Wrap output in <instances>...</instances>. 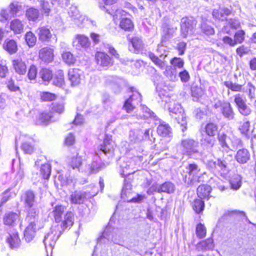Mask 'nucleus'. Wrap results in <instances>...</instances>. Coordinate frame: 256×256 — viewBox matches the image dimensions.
<instances>
[{
  "label": "nucleus",
  "instance_id": "nucleus-1",
  "mask_svg": "<svg viewBox=\"0 0 256 256\" xmlns=\"http://www.w3.org/2000/svg\"><path fill=\"white\" fill-rule=\"evenodd\" d=\"M24 207L27 212L26 216L30 218L32 216H39V210L37 206L36 196L32 191L26 192L21 197Z\"/></svg>",
  "mask_w": 256,
  "mask_h": 256
},
{
  "label": "nucleus",
  "instance_id": "nucleus-2",
  "mask_svg": "<svg viewBox=\"0 0 256 256\" xmlns=\"http://www.w3.org/2000/svg\"><path fill=\"white\" fill-rule=\"evenodd\" d=\"M200 171L199 166L195 163L188 164L182 174L184 183L188 186H196L200 182L198 174Z\"/></svg>",
  "mask_w": 256,
  "mask_h": 256
},
{
  "label": "nucleus",
  "instance_id": "nucleus-3",
  "mask_svg": "<svg viewBox=\"0 0 256 256\" xmlns=\"http://www.w3.org/2000/svg\"><path fill=\"white\" fill-rule=\"evenodd\" d=\"M206 168L214 173L224 176L228 172V162L224 157L222 159L218 158L216 160H208L205 162Z\"/></svg>",
  "mask_w": 256,
  "mask_h": 256
},
{
  "label": "nucleus",
  "instance_id": "nucleus-4",
  "mask_svg": "<svg viewBox=\"0 0 256 256\" xmlns=\"http://www.w3.org/2000/svg\"><path fill=\"white\" fill-rule=\"evenodd\" d=\"M60 226L58 224L52 226L50 231L45 236L43 242L45 248L48 251V249L52 250L54 246L56 241L62 234V230H60Z\"/></svg>",
  "mask_w": 256,
  "mask_h": 256
},
{
  "label": "nucleus",
  "instance_id": "nucleus-5",
  "mask_svg": "<svg viewBox=\"0 0 256 256\" xmlns=\"http://www.w3.org/2000/svg\"><path fill=\"white\" fill-rule=\"evenodd\" d=\"M169 111L171 116L180 124L182 131L184 132L187 129L186 118L181 105L177 104L173 108H170Z\"/></svg>",
  "mask_w": 256,
  "mask_h": 256
},
{
  "label": "nucleus",
  "instance_id": "nucleus-6",
  "mask_svg": "<svg viewBox=\"0 0 256 256\" xmlns=\"http://www.w3.org/2000/svg\"><path fill=\"white\" fill-rule=\"evenodd\" d=\"M97 194V192L88 190H75L70 196V201L72 204H80L91 198Z\"/></svg>",
  "mask_w": 256,
  "mask_h": 256
},
{
  "label": "nucleus",
  "instance_id": "nucleus-7",
  "mask_svg": "<svg viewBox=\"0 0 256 256\" xmlns=\"http://www.w3.org/2000/svg\"><path fill=\"white\" fill-rule=\"evenodd\" d=\"M26 220L28 224L24 232V238L27 242H30L35 236L37 226L40 222L39 216H32L30 219L26 216Z\"/></svg>",
  "mask_w": 256,
  "mask_h": 256
},
{
  "label": "nucleus",
  "instance_id": "nucleus-8",
  "mask_svg": "<svg viewBox=\"0 0 256 256\" xmlns=\"http://www.w3.org/2000/svg\"><path fill=\"white\" fill-rule=\"evenodd\" d=\"M180 146L183 153L190 157L193 154H198V142L192 138H186L182 140L180 142Z\"/></svg>",
  "mask_w": 256,
  "mask_h": 256
},
{
  "label": "nucleus",
  "instance_id": "nucleus-9",
  "mask_svg": "<svg viewBox=\"0 0 256 256\" xmlns=\"http://www.w3.org/2000/svg\"><path fill=\"white\" fill-rule=\"evenodd\" d=\"M197 22L193 17H184L180 21V32L182 38H186L188 34L194 32Z\"/></svg>",
  "mask_w": 256,
  "mask_h": 256
},
{
  "label": "nucleus",
  "instance_id": "nucleus-10",
  "mask_svg": "<svg viewBox=\"0 0 256 256\" xmlns=\"http://www.w3.org/2000/svg\"><path fill=\"white\" fill-rule=\"evenodd\" d=\"M130 92H132V94L125 102L124 106L128 112L132 111L135 108V105L138 104L142 101V96L136 88L130 87Z\"/></svg>",
  "mask_w": 256,
  "mask_h": 256
},
{
  "label": "nucleus",
  "instance_id": "nucleus-11",
  "mask_svg": "<svg viewBox=\"0 0 256 256\" xmlns=\"http://www.w3.org/2000/svg\"><path fill=\"white\" fill-rule=\"evenodd\" d=\"M108 242L120 244V240L118 233L117 232H115L110 228L107 227L104 230L102 235L98 239V244H106Z\"/></svg>",
  "mask_w": 256,
  "mask_h": 256
},
{
  "label": "nucleus",
  "instance_id": "nucleus-12",
  "mask_svg": "<svg viewBox=\"0 0 256 256\" xmlns=\"http://www.w3.org/2000/svg\"><path fill=\"white\" fill-rule=\"evenodd\" d=\"M234 97V102L238 112L244 116H250L252 112V110L247 105L246 100L242 96L238 94H235Z\"/></svg>",
  "mask_w": 256,
  "mask_h": 256
},
{
  "label": "nucleus",
  "instance_id": "nucleus-13",
  "mask_svg": "<svg viewBox=\"0 0 256 256\" xmlns=\"http://www.w3.org/2000/svg\"><path fill=\"white\" fill-rule=\"evenodd\" d=\"M105 167V164L102 162L100 157L96 154L93 157L92 162L88 164L84 171L88 174H95Z\"/></svg>",
  "mask_w": 256,
  "mask_h": 256
},
{
  "label": "nucleus",
  "instance_id": "nucleus-14",
  "mask_svg": "<svg viewBox=\"0 0 256 256\" xmlns=\"http://www.w3.org/2000/svg\"><path fill=\"white\" fill-rule=\"evenodd\" d=\"M36 33L38 35V40L43 42H50L52 38L54 39L50 30L46 26H42L38 28Z\"/></svg>",
  "mask_w": 256,
  "mask_h": 256
},
{
  "label": "nucleus",
  "instance_id": "nucleus-15",
  "mask_svg": "<svg viewBox=\"0 0 256 256\" xmlns=\"http://www.w3.org/2000/svg\"><path fill=\"white\" fill-rule=\"evenodd\" d=\"M95 59L97 64L102 67L109 66L113 63L112 58L104 52H97L95 55Z\"/></svg>",
  "mask_w": 256,
  "mask_h": 256
},
{
  "label": "nucleus",
  "instance_id": "nucleus-16",
  "mask_svg": "<svg viewBox=\"0 0 256 256\" xmlns=\"http://www.w3.org/2000/svg\"><path fill=\"white\" fill-rule=\"evenodd\" d=\"M114 142L106 136L103 144L100 145V152L108 156H112L114 151Z\"/></svg>",
  "mask_w": 256,
  "mask_h": 256
},
{
  "label": "nucleus",
  "instance_id": "nucleus-17",
  "mask_svg": "<svg viewBox=\"0 0 256 256\" xmlns=\"http://www.w3.org/2000/svg\"><path fill=\"white\" fill-rule=\"evenodd\" d=\"M236 160L240 164H246L250 159V154L246 148L239 149L234 156Z\"/></svg>",
  "mask_w": 256,
  "mask_h": 256
},
{
  "label": "nucleus",
  "instance_id": "nucleus-18",
  "mask_svg": "<svg viewBox=\"0 0 256 256\" xmlns=\"http://www.w3.org/2000/svg\"><path fill=\"white\" fill-rule=\"evenodd\" d=\"M39 58L46 63H50L54 60V50L50 47H44L39 51Z\"/></svg>",
  "mask_w": 256,
  "mask_h": 256
},
{
  "label": "nucleus",
  "instance_id": "nucleus-19",
  "mask_svg": "<svg viewBox=\"0 0 256 256\" xmlns=\"http://www.w3.org/2000/svg\"><path fill=\"white\" fill-rule=\"evenodd\" d=\"M9 236L6 238V242L9 244L11 249H16L20 246V240L18 237V232L12 230L9 233Z\"/></svg>",
  "mask_w": 256,
  "mask_h": 256
},
{
  "label": "nucleus",
  "instance_id": "nucleus-20",
  "mask_svg": "<svg viewBox=\"0 0 256 256\" xmlns=\"http://www.w3.org/2000/svg\"><path fill=\"white\" fill-rule=\"evenodd\" d=\"M220 112L222 116L228 120H232L235 118V112L229 102H225V104H223Z\"/></svg>",
  "mask_w": 256,
  "mask_h": 256
},
{
  "label": "nucleus",
  "instance_id": "nucleus-21",
  "mask_svg": "<svg viewBox=\"0 0 256 256\" xmlns=\"http://www.w3.org/2000/svg\"><path fill=\"white\" fill-rule=\"evenodd\" d=\"M82 74V70L78 68H73L68 71V79L72 86H78L80 83Z\"/></svg>",
  "mask_w": 256,
  "mask_h": 256
},
{
  "label": "nucleus",
  "instance_id": "nucleus-22",
  "mask_svg": "<svg viewBox=\"0 0 256 256\" xmlns=\"http://www.w3.org/2000/svg\"><path fill=\"white\" fill-rule=\"evenodd\" d=\"M118 164L120 168V173L122 177L128 176L132 174V172H129L130 169V162L126 158H120Z\"/></svg>",
  "mask_w": 256,
  "mask_h": 256
},
{
  "label": "nucleus",
  "instance_id": "nucleus-23",
  "mask_svg": "<svg viewBox=\"0 0 256 256\" xmlns=\"http://www.w3.org/2000/svg\"><path fill=\"white\" fill-rule=\"evenodd\" d=\"M232 14V10L228 8H220L219 10H214L212 14L213 18L220 20H228L226 17Z\"/></svg>",
  "mask_w": 256,
  "mask_h": 256
},
{
  "label": "nucleus",
  "instance_id": "nucleus-24",
  "mask_svg": "<svg viewBox=\"0 0 256 256\" xmlns=\"http://www.w3.org/2000/svg\"><path fill=\"white\" fill-rule=\"evenodd\" d=\"M74 214L71 212H68L64 216V220L60 224H58L60 226V230L62 232L68 228L71 227L74 224Z\"/></svg>",
  "mask_w": 256,
  "mask_h": 256
},
{
  "label": "nucleus",
  "instance_id": "nucleus-25",
  "mask_svg": "<svg viewBox=\"0 0 256 256\" xmlns=\"http://www.w3.org/2000/svg\"><path fill=\"white\" fill-rule=\"evenodd\" d=\"M231 137L228 136L224 133H219L218 135V139L222 150L226 152L229 151V145L230 144Z\"/></svg>",
  "mask_w": 256,
  "mask_h": 256
},
{
  "label": "nucleus",
  "instance_id": "nucleus-26",
  "mask_svg": "<svg viewBox=\"0 0 256 256\" xmlns=\"http://www.w3.org/2000/svg\"><path fill=\"white\" fill-rule=\"evenodd\" d=\"M214 248V240L209 238L205 240L199 242L196 246V249L198 251H205L212 250Z\"/></svg>",
  "mask_w": 256,
  "mask_h": 256
},
{
  "label": "nucleus",
  "instance_id": "nucleus-27",
  "mask_svg": "<svg viewBox=\"0 0 256 256\" xmlns=\"http://www.w3.org/2000/svg\"><path fill=\"white\" fill-rule=\"evenodd\" d=\"M211 190L212 188L210 186L207 184H202L199 186L197 188V194L201 199H208Z\"/></svg>",
  "mask_w": 256,
  "mask_h": 256
},
{
  "label": "nucleus",
  "instance_id": "nucleus-28",
  "mask_svg": "<svg viewBox=\"0 0 256 256\" xmlns=\"http://www.w3.org/2000/svg\"><path fill=\"white\" fill-rule=\"evenodd\" d=\"M157 132L162 136L170 137L172 134L171 128L164 122L158 125L157 128Z\"/></svg>",
  "mask_w": 256,
  "mask_h": 256
},
{
  "label": "nucleus",
  "instance_id": "nucleus-29",
  "mask_svg": "<svg viewBox=\"0 0 256 256\" xmlns=\"http://www.w3.org/2000/svg\"><path fill=\"white\" fill-rule=\"evenodd\" d=\"M176 186L174 184L169 181L166 182L162 184L159 185L158 192H164L168 194H172L174 192Z\"/></svg>",
  "mask_w": 256,
  "mask_h": 256
},
{
  "label": "nucleus",
  "instance_id": "nucleus-30",
  "mask_svg": "<svg viewBox=\"0 0 256 256\" xmlns=\"http://www.w3.org/2000/svg\"><path fill=\"white\" fill-rule=\"evenodd\" d=\"M12 65L15 72L20 74H24L26 72V66L25 62L20 59L12 61Z\"/></svg>",
  "mask_w": 256,
  "mask_h": 256
},
{
  "label": "nucleus",
  "instance_id": "nucleus-31",
  "mask_svg": "<svg viewBox=\"0 0 256 256\" xmlns=\"http://www.w3.org/2000/svg\"><path fill=\"white\" fill-rule=\"evenodd\" d=\"M82 164V158L78 154L71 158L68 162V166L73 170H77L80 172V167Z\"/></svg>",
  "mask_w": 256,
  "mask_h": 256
},
{
  "label": "nucleus",
  "instance_id": "nucleus-32",
  "mask_svg": "<svg viewBox=\"0 0 256 256\" xmlns=\"http://www.w3.org/2000/svg\"><path fill=\"white\" fill-rule=\"evenodd\" d=\"M3 47L6 50L11 54L16 53L18 50L16 42L13 40H6Z\"/></svg>",
  "mask_w": 256,
  "mask_h": 256
},
{
  "label": "nucleus",
  "instance_id": "nucleus-33",
  "mask_svg": "<svg viewBox=\"0 0 256 256\" xmlns=\"http://www.w3.org/2000/svg\"><path fill=\"white\" fill-rule=\"evenodd\" d=\"M66 208L62 205L56 206L52 212V216L56 223L60 222L62 220V216L65 211Z\"/></svg>",
  "mask_w": 256,
  "mask_h": 256
},
{
  "label": "nucleus",
  "instance_id": "nucleus-34",
  "mask_svg": "<svg viewBox=\"0 0 256 256\" xmlns=\"http://www.w3.org/2000/svg\"><path fill=\"white\" fill-rule=\"evenodd\" d=\"M142 131L141 130H130L129 134V139L132 143H138L142 141Z\"/></svg>",
  "mask_w": 256,
  "mask_h": 256
},
{
  "label": "nucleus",
  "instance_id": "nucleus-35",
  "mask_svg": "<svg viewBox=\"0 0 256 256\" xmlns=\"http://www.w3.org/2000/svg\"><path fill=\"white\" fill-rule=\"evenodd\" d=\"M68 14L70 17L75 22V23L79 25L78 22L83 20L82 17L80 16L77 7L72 6L68 11Z\"/></svg>",
  "mask_w": 256,
  "mask_h": 256
},
{
  "label": "nucleus",
  "instance_id": "nucleus-36",
  "mask_svg": "<svg viewBox=\"0 0 256 256\" xmlns=\"http://www.w3.org/2000/svg\"><path fill=\"white\" fill-rule=\"evenodd\" d=\"M130 42L134 48V52H139L144 48V44L141 38L138 36L134 37L131 39Z\"/></svg>",
  "mask_w": 256,
  "mask_h": 256
},
{
  "label": "nucleus",
  "instance_id": "nucleus-37",
  "mask_svg": "<svg viewBox=\"0 0 256 256\" xmlns=\"http://www.w3.org/2000/svg\"><path fill=\"white\" fill-rule=\"evenodd\" d=\"M208 23L209 22L207 20L202 19L200 29L202 32L207 36L213 35L214 34V30Z\"/></svg>",
  "mask_w": 256,
  "mask_h": 256
},
{
  "label": "nucleus",
  "instance_id": "nucleus-38",
  "mask_svg": "<svg viewBox=\"0 0 256 256\" xmlns=\"http://www.w3.org/2000/svg\"><path fill=\"white\" fill-rule=\"evenodd\" d=\"M24 24L18 19H15L12 21L10 28L16 34H20L24 30Z\"/></svg>",
  "mask_w": 256,
  "mask_h": 256
},
{
  "label": "nucleus",
  "instance_id": "nucleus-39",
  "mask_svg": "<svg viewBox=\"0 0 256 256\" xmlns=\"http://www.w3.org/2000/svg\"><path fill=\"white\" fill-rule=\"evenodd\" d=\"M26 16L28 20L34 22L39 17L40 12L34 8H30L26 10Z\"/></svg>",
  "mask_w": 256,
  "mask_h": 256
},
{
  "label": "nucleus",
  "instance_id": "nucleus-40",
  "mask_svg": "<svg viewBox=\"0 0 256 256\" xmlns=\"http://www.w3.org/2000/svg\"><path fill=\"white\" fill-rule=\"evenodd\" d=\"M40 174L44 179H48L51 174L50 164L48 163L42 164L40 169Z\"/></svg>",
  "mask_w": 256,
  "mask_h": 256
},
{
  "label": "nucleus",
  "instance_id": "nucleus-41",
  "mask_svg": "<svg viewBox=\"0 0 256 256\" xmlns=\"http://www.w3.org/2000/svg\"><path fill=\"white\" fill-rule=\"evenodd\" d=\"M218 129V126L216 124L210 122L205 126V132L209 136H214L216 135Z\"/></svg>",
  "mask_w": 256,
  "mask_h": 256
},
{
  "label": "nucleus",
  "instance_id": "nucleus-42",
  "mask_svg": "<svg viewBox=\"0 0 256 256\" xmlns=\"http://www.w3.org/2000/svg\"><path fill=\"white\" fill-rule=\"evenodd\" d=\"M39 76L43 81L45 82H49L52 77V72L46 68H42L39 72Z\"/></svg>",
  "mask_w": 256,
  "mask_h": 256
},
{
  "label": "nucleus",
  "instance_id": "nucleus-43",
  "mask_svg": "<svg viewBox=\"0 0 256 256\" xmlns=\"http://www.w3.org/2000/svg\"><path fill=\"white\" fill-rule=\"evenodd\" d=\"M18 218V216L14 212L6 214L4 218V224L6 225L12 226Z\"/></svg>",
  "mask_w": 256,
  "mask_h": 256
},
{
  "label": "nucleus",
  "instance_id": "nucleus-44",
  "mask_svg": "<svg viewBox=\"0 0 256 256\" xmlns=\"http://www.w3.org/2000/svg\"><path fill=\"white\" fill-rule=\"evenodd\" d=\"M243 146L242 140L239 138L234 136H232L230 138V144L229 145V150H236L240 147Z\"/></svg>",
  "mask_w": 256,
  "mask_h": 256
},
{
  "label": "nucleus",
  "instance_id": "nucleus-45",
  "mask_svg": "<svg viewBox=\"0 0 256 256\" xmlns=\"http://www.w3.org/2000/svg\"><path fill=\"white\" fill-rule=\"evenodd\" d=\"M231 188L234 190H238L242 185V177L240 175H235L230 180Z\"/></svg>",
  "mask_w": 256,
  "mask_h": 256
},
{
  "label": "nucleus",
  "instance_id": "nucleus-46",
  "mask_svg": "<svg viewBox=\"0 0 256 256\" xmlns=\"http://www.w3.org/2000/svg\"><path fill=\"white\" fill-rule=\"evenodd\" d=\"M193 210L197 214L202 212L204 209V204L201 198L196 199L192 203Z\"/></svg>",
  "mask_w": 256,
  "mask_h": 256
},
{
  "label": "nucleus",
  "instance_id": "nucleus-47",
  "mask_svg": "<svg viewBox=\"0 0 256 256\" xmlns=\"http://www.w3.org/2000/svg\"><path fill=\"white\" fill-rule=\"evenodd\" d=\"M250 126V122L245 118L242 124L240 126L239 130L240 133L244 135L246 138H249L248 132Z\"/></svg>",
  "mask_w": 256,
  "mask_h": 256
},
{
  "label": "nucleus",
  "instance_id": "nucleus-48",
  "mask_svg": "<svg viewBox=\"0 0 256 256\" xmlns=\"http://www.w3.org/2000/svg\"><path fill=\"white\" fill-rule=\"evenodd\" d=\"M53 84L58 86H62L64 84V73L62 70H59L54 75Z\"/></svg>",
  "mask_w": 256,
  "mask_h": 256
},
{
  "label": "nucleus",
  "instance_id": "nucleus-49",
  "mask_svg": "<svg viewBox=\"0 0 256 256\" xmlns=\"http://www.w3.org/2000/svg\"><path fill=\"white\" fill-rule=\"evenodd\" d=\"M120 28L125 30H130L133 28L134 25L130 18H123L120 22Z\"/></svg>",
  "mask_w": 256,
  "mask_h": 256
},
{
  "label": "nucleus",
  "instance_id": "nucleus-50",
  "mask_svg": "<svg viewBox=\"0 0 256 256\" xmlns=\"http://www.w3.org/2000/svg\"><path fill=\"white\" fill-rule=\"evenodd\" d=\"M191 93L193 100L197 101L198 99L203 95L204 91L200 88L197 86H194L191 88Z\"/></svg>",
  "mask_w": 256,
  "mask_h": 256
},
{
  "label": "nucleus",
  "instance_id": "nucleus-51",
  "mask_svg": "<svg viewBox=\"0 0 256 256\" xmlns=\"http://www.w3.org/2000/svg\"><path fill=\"white\" fill-rule=\"evenodd\" d=\"M25 40L30 47H32L36 43V38L32 32H28L25 35Z\"/></svg>",
  "mask_w": 256,
  "mask_h": 256
},
{
  "label": "nucleus",
  "instance_id": "nucleus-52",
  "mask_svg": "<svg viewBox=\"0 0 256 256\" xmlns=\"http://www.w3.org/2000/svg\"><path fill=\"white\" fill-rule=\"evenodd\" d=\"M149 57L150 60L161 69H164L166 66V64L164 61L160 59L157 56H155L154 54L150 52L149 54Z\"/></svg>",
  "mask_w": 256,
  "mask_h": 256
},
{
  "label": "nucleus",
  "instance_id": "nucleus-53",
  "mask_svg": "<svg viewBox=\"0 0 256 256\" xmlns=\"http://www.w3.org/2000/svg\"><path fill=\"white\" fill-rule=\"evenodd\" d=\"M22 8V6L18 2H12L9 6V12L11 16L16 14Z\"/></svg>",
  "mask_w": 256,
  "mask_h": 256
},
{
  "label": "nucleus",
  "instance_id": "nucleus-54",
  "mask_svg": "<svg viewBox=\"0 0 256 256\" xmlns=\"http://www.w3.org/2000/svg\"><path fill=\"white\" fill-rule=\"evenodd\" d=\"M224 85L228 88L234 92H240L242 88V85L233 83L230 81L224 82Z\"/></svg>",
  "mask_w": 256,
  "mask_h": 256
},
{
  "label": "nucleus",
  "instance_id": "nucleus-55",
  "mask_svg": "<svg viewBox=\"0 0 256 256\" xmlns=\"http://www.w3.org/2000/svg\"><path fill=\"white\" fill-rule=\"evenodd\" d=\"M99 7L102 10L105 11L106 13L113 16L114 18H118V14H120L122 12H124L121 10H116V12H114L113 10H109L102 3H100L99 4Z\"/></svg>",
  "mask_w": 256,
  "mask_h": 256
},
{
  "label": "nucleus",
  "instance_id": "nucleus-56",
  "mask_svg": "<svg viewBox=\"0 0 256 256\" xmlns=\"http://www.w3.org/2000/svg\"><path fill=\"white\" fill-rule=\"evenodd\" d=\"M62 58L66 63L70 65L74 64L75 62L74 57L70 52L63 53Z\"/></svg>",
  "mask_w": 256,
  "mask_h": 256
},
{
  "label": "nucleus",
  "instance_id": "nucleus-57",
  "mask_svg": "<svg viewBox=\"0 0 256 256\" xmlns=\"http://www.w3.org/2000/svg\"><path fill=\"white\" fill-rule=\"evenodd\" d=\"M53 4V2L50 4L48 2L42 0L40 2V6L44 12V14L48 16L51 11V5Z\"/></svg>",
  "mask_w": 256,
  "mask_h": 256
},
{
  "label": "nucleus",
  "instance_id": "nucleus-58",
  "mask_svg": "<svg viewBox=\"0 0 256 256\" xmlns=\"http://www.w3.org/2000/svg\"><path fill=\"white\" fill-rule=\"evenodd\" d=\"M52 117V112H42L39 117L40 120L42 124H46L51 120Z\"/></svg>",
  "mask_w": 256,
  "mask_h": 256
},
{
  "label": "nucleus",
  "instance_id": "nucleus-59",
  "mask_svg": "<svg viewBox=\"0 0 256 256\" xmlns=\"http://www.w3.org/2000/svg\"><path fill=\"white\" fill-rule=\"evenodd\" d=\"M196 234L200 238H202L206 236V228L204 224H199L196 227Z\"/></svg>",
  "mask_w": 256,
  "mask_h": 256
},
{
  "label": "nucleus",
  "instance_id": "nucleus-60",
  "mask_svg": "<svg viewBox=\"0 0 256 256\" xmlns=\"http://www.w3.org/2000/svg\"><path fill=\"white\" fill-rule=\"evenodd\" d=\"M76 40L82 47L87 48L90 46L88 38L82 35H78L76 36Z\"/></svg>",
  "mask_w": 256,
  "mask_h": 256
},
{
  "label": "nucleus",
  "instance_id": "nucleus-61",
  "mask_svg": "<svg viewBox=\"0 0 256 256\" xmlns=\"http://www.w3.org/2000/svg\"><path fill=\"white\" fill-rule=\"evenodd\" d=\"M142 110L144 112V116L145 118H153L154 120H156L157 117L154 113L152 112L149 108L146 106H142Z\"/></svg>",
  "mask_w": 256,
  "mask_h": 256
},
{
  "label": "nucleus",
  "instance_id": "nucleus-62",
  "mask_svg": "<svg viewBox=\"0 0 256 256\" xmlns=\"http://www.w3.org/2000/svg\"><path fill=\"white\" fill-rule=\"evenodd\" d=\"M170 63L174 68H183L184 62L180 58L174 57L170 60Z\"/></svg>",
  "mask_w": 256,
  "mask_h": 256
},
{
  "label": "nucleus",
  "instance_id": "nucleus-63",
  "mask_svg": "<svg viewBox=\"0 0 256 256\" xmlns=\"http://www.w3.org/2000/svg\"><path fill=\"white\" fill-rule=\"evenodd\" d=\"M132 190V184L126 180H124V186L122 192V197L124 198V196L130 192Z\"/></svg>",
  "mask_w": 256,
  "mask_h": 256
},
{
  "label": "nucleus",
  "instance_id": "nucleus-64",
  "mask_svg": "<svg viewBox=\"0 0 256 256\" xmlns=\"http://www.w3.org/2000/svg\"><path fill=\"white\" fill-rule=\"evenodd\" d=\"M202 144L205 145L208 148H212L215 144L216 140L214 138L206 137L201 140Z\"/></svg>",
  "mask_w": 256,
  "mask_h": 256
}]
</instances>
